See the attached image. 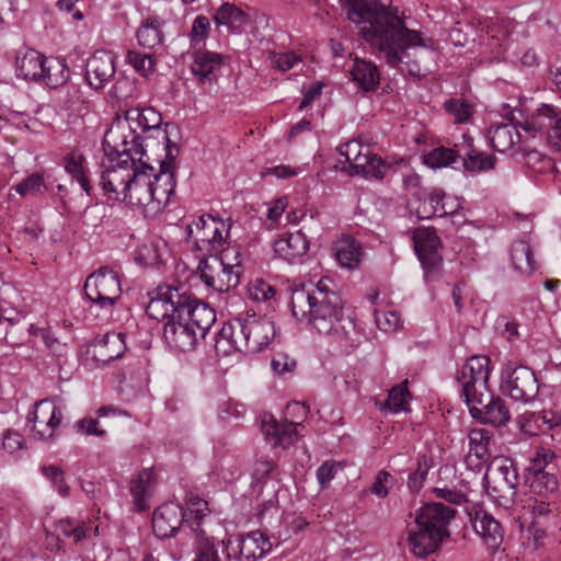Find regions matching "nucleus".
Listing matches in <instances>:
<instances>
[{"instance_id": "f257e3e1", "label": "nucleus", "mask_w": 561, "mask_h": 561, "mask_svg": "<svg viewBox=\"0 0 561 561\" xmlns=\"http://www.w3.org/2000/svg\"><path fill=\"white\" fill-rule=\"evenodd\" d=\"M329 277H322L312 288H294L290 298L293 316L307 320L320 334L331 336L342 351L359 343L353 317L346 313L344 301Z\"/></svg>"}, {"instance_id": "f03ea898", "label": "nucleus", "mask_w": 561, "mask_h": 561, "mask_svg": "<svg viewBox=\"0 0 561 561\" xmlns=\"http://www.w3.org/2000/svg\"><path fill=\"white\" fill-rule=\"evenodd\" d=\"M209 513L208 502L190 492L184 497V504L168 502L153 511L152 531L159 539L173 538L181 527H188L192 531L198 529Z\"/></svg>"}, {"instance_id": "7ed1b4c3", "label": "nucleus", "mask_w": 561, "mask_h": 561, "mask_svg": "<svg viewBox=\"0 0 561 561\" xmlns=\"http://www.w3.org/2000/svg\"><path fill=\"white\" fill-rule=\"evenodd\" d=\"M456 511L444 503H427L415 519V530L410 531L411 551L424 558L436 551L444 540L449 537L448 525L455 517Z\"/></svg>"}, {"instance_id": "20e7f679", "label": "nucleus", "mask_w": 561, "mask_h": 561, "mask_svg": "<svg viewBox=\"0 0 561 561\" xmlns=\"http://www.w3.org/2000/svg\"><path fill=\"white\" fill-rule=\"evenodd\" d=\"M178 131L175 125L165 124L164 128L141 134L140 139L129 146L130 158L150 172L154 171L153 163L163 170L173 169L179 147L171 140V136Z\"/></svg>"}, {"instance_id": "39448f33", "label": "nucleus", "mask_w": 561, "mask_h": 561, "mask_svg": "<svg viewBox=\"0 0 561 561\" xmlns=\"http://www.w3.org/2000/svg\"><path fill=\"white\" fill-rule=\"evenodd\" d=\"M348 21L362 24L363 37L386 49V5L377 0H339Z\"/></svg>"}, {"instance_id": "423d86ee", "label": "nucleus", "mask_w": 561, "mask_h": 561, "mask_svg": "<svg viewBox=\"0 0 561 561\" xmlns=\"http://www.w3.org/2000/svg\"><path fill=\"white\" fill-rule=\"evenodd\" d=\"M405 11L388 3V66H396L409 57L407 50L415 46H427L417 31L408 27Z\"/></svg>"}, {"instance_id": "0eeeda50", "label": "nucleus", "mask_w": 561, "mask_h": 561, "mask_svg": "<svg viewBox=\"0 0 561 561\" xmlns=\"http://www.w3.org/2000/svg\"><path fill=\"white\" fill-rule=\"evenodd\" d=\"M488 493L504 508L514 505L519 474L516 463L507 457H496L484 474Z\"/></svg>"}, {"instance_id": "6e6552de", "label": "nucleus", "mask_w": 561, "mask_h": 561, "mask_svg": "<svg viewBox=\"0 0 561 561\" xmlns=\"http://www.w3.org/2000/svg\"><path fill=\"white\" fill-rule=\"evenodd\" d=\"M136 112L135 107L127 108L124 113V121L117 118V122L112 124L105 133L102 144L104 154L130 158L129 146L135 145L141 136L139 114Z\"/></svg>"}, {"instance_id": "1a4fd4ad", "label": "nucleus", "mask_w": 561, "mask_h": 561, "mask_svg": "<svg viewBox=\"0 0 561 561\" xmlns=\"http://www.w3.org/2000/svg\"><path fill=\"white\" fill-rule=\"evenodd\" d=\"M500 390L514 401L528 403L537 397L539 383L533 369L510 360L502 367Z\"/></svg>"}, {"instance_id": "9d476101", "label": "nucleus", "mask_w": 561, "mask_h": 561, "mask_svg": "<svg viewBox=\"0 0 561 561\" xmlns=\"http://www.w3.org/2000/svg\"><path fill=\"white\" fill-rule=\"evenodd\" d=\"M85 298L100 309L108 310L122 297L121 278L117 272L102 266L91 273L83 286Z\"/></svg>"}, {"instance_id": "9b49d317", "label": "nucleus", "mask_w": 561, "mask_h": 561, "mask_svg": "<svg viewBox=\"0 0 561 561\" xmlns=\"http://www.w3.org/2000/svg\"><path fill=\"white\" fill-rule=\"evenodd\" d=\"M221 545L227 561H257L272 549L270 539L260 530L231 536Z\"/></svg>"}, {"instance_id": "f8f14e48", "label": "nucleus", "mask_w": 561, "mask_h": 561, "mask_svg": "<svg viewBox=\"0 0 561 561\" xmlns=\"http://www.w3.org/2000/svg\"><path fill=\"white\" fill-rule=\"evenodd\" d=\"M108 164H102L101 185L110 199L121 201L125 195V186L129 184L138 167L136 160L128 157L116 158V154H105Z\"/></svg>"}, {"instance_id": "ddd939ff", "label": "nucleus", "mask_w": 561, "mask_h": 561, "mask_svg": "<svg viewBox=\"0 0 561 561\" xmlns=\"http://www.w3.org/2000/svg\"><path fill=\"white\" fill-rule=\"evenodd\" d=\"M415 253L424 270L426 280L436 279L442 270L443 257L439 253L440 239L434 228L420 227L413 232Z\"/></svg>"}, {"instance_id": "4468645a", "label": "nucleus", "mask_w": 561, "mask_h": 561, "mask_svg": "<svg viewBox=\"0 0 561 561\" xmlns=\"http://www.w3.org/2000/svg\"><path fill=\"white\" fill-rule=\"evenodd\" d=\"M185 297V285L178 286L159 285L153 291L149 304L146 307V313L149 318L165 322L170 319V314L178 313L183 310V304L187 301Z\"/></svg>"}, {"instance_id": "2eb2a0df", "label": "nucleus", "mask_w": 561, "mask_h": 561, "mask_svg": "<svg viewBox=\"0 0 561 561\" xmlns=\"http://www.w3.org/2000/svg\"><path fill=\"white\" fill-rule=\"evenodd\" d=\"M240 333L245 337L244 353L255 354L267 347L276 337L275 322L272 318L247 313L245 322L240 324Z\"/></svg>"}, {"instance_id": "dca6fc26", "label": "nucleus", "mask_w": 561, "mask_h": 561, "mask_svg": "<svg viewBox=\"0 0 561 561\" xmlns=\"http://www.w3.org/2000/svg\"><path fill=\"white\" fill-rule=\"evenodd\" d=\"M183 310L170 314L163 325V340L168 347L176 353H188L195 350L199 334L184 320Z\"/></svg>"}, {"instance_id": "f3484780", "label": "nucleus", "mask_w": 561, "mask_h": 561, "mask_svg": "<svg viewBox=\"0 0 561 561\" xmlns=\"http://www.w3.org/2000/svg\"><path fill=\"white\" fill-rule=\"evenodd\" d=\"M466 510L474 531L482 538L488 550L491 553L497 552L504 538V530L500 522L480 504H472Z\"/></svg>"}, {"instance_id": "a211bd4d", "label": "nucleus", "mask_w": 561, "mask_h": 561, "mask_svg": "<svg viewBox=\"0 0 561 561\" xmlns=\"http://www.w3.org/2000/svg\"><path fill=\"white\" fill-rule=\"evenodd\" d=\"M227 59V56L219 53L196 49L192 53L191 71L198 83L213 85L218 82Z\"/></svg>"}, {"instance_id": "6ab92c4d", "label": "nucleus", "mask_w": 561, "mask_h": 561, "mask_svg": "<svg viewBox=\"0 0 561 561\" xmlns=\"http://www.w3.org/2000/svg\"><path fill=\"white\" fill-rule=\"evenodd\" d=\"M91 346L93 347L92 360L98 364V367H104L123 357L127 350L126 334L123 332H107L95 336Z\"/></svg>"}, {"instance_id": "aec40b11", "label": "nucleus", "mask_w": 561, "mask_h": 561, "mask_svg": "<svg viewBox=\"0 0 561 561\" xmlns=\"http://www.w3.org/2000/svg\"><path fill=\"white\" fill-rule=\"evenodd\" d=\"M187 301L183 304L182 317L204 339L216 321V312L204 301L198 300L185 286Z\"/></svg>"}, {"instance_id": "412c9836", "label": "nucleus", "mask_w": 561, "mask_h": 561, "mask_svg": "<svg viewBox=\"0 0 561 561\" xmlns=\"http://www.w3.org/2000/svg\"><path fill=\"white\" fill-rule=\"evenodd\" d=\"M149 169L137 167L131 181L125 186V195L122 202L137 207H148L152 205L153 194L151 187V175Z\"/></svg>"}, {"instance_id": "4be33fe9", "label": "nucleus", "mask_w": 561, "mask_h": 561, "mask_svg": "<svg viewBox=\"0 0 561 561\" xmlns=\"http://www.w3.org/2000/svg\"><path fill=\"white\" fill-rule=\"evenodd\" d=\"M115 76L114 56L106 50H96L85 65V79L95 90L102 89Z\"/></svg>"}, {"instance_id": "5701e85b", "label": "nucleus", "mask_w": 561, "mask_h": 561, "mask_svg": "<svg viewBox=\"0 0 561 561\" xmlns=\"http://www.w3.org/2000/svg\"><path fill=\"white\" fill-rule=\"evenodd\" d=\"M470 415L480 423L494 427L505 426L511 420V412L506 401L494 393L478 408L473 407Z\"/></svg>"}, {"instance_id": "b1692460", "label": "nucleus", "mask_w": 561, "mask_h": 561, "mask_svg": "<svg viewBox=\"0 0 561 561\" xmlns=\"http://www.w3.org/2000/svg\"><path fill=\"white\" fill-rule=\"evenodd\" d=\"M308 250L309 241L301 230L284 233L273 242L276 256L289 263L304 256Z\"/></svg>"}, {"instance_id": "393cba45", "label": "nucleus", "mask_w": 561, "mask_h": 561, "mask_svg": "<svg viewBox=\"0 0 561 561\" xmlns=\"http://www.w3.org/2000/svg\"><path fill=\"white\" fill-rule=\"evenodd\" d=\"M157 485V474L152 468H147L130 480V493L134 499L136 511L144 512L149 508V499L154 492Z\"/></svg>"}, {"instance_id": "a878e982", "label": "nucleus", "mask_w": 561, "mask_h": 561, "mask_svg": "<svg viewBox=\"0 0 561 561\" xmlns=\"http://www.w3.org/2000/svg\"><path fill=\"white\" fill-rule=\"evenodd\" d=\"M46 56L33 48L19 50L15 57V71L19 78L39 82Z\"/></svg>"}, {"instance_id": "bb28decb", "label": "nucleus", "mask_w": 561, "mask_h": 561, "mask_svg": "<svg viewBox=\"0 0 561 561\" xmlns=\"http://www.w3.org/2000/svg\"><path fill=\"white\" fill-rule=\"evenodd\" d=\"M559 115H561L559 107L541 103L524 122H519V127L527 133H533V137H535L537 133L546 136Z\"/></svg>"}, {"instance_id": "cd10ccee", "label": "nucleus", "mask_w": 561, "mask_h": 561, "mask_svg": "<svg viewBox=\"0 0 561 561\" xmlns=\"http://www.w3.org/2000/svg\"><path fill=\"white\" fill-rule=\"evenodd\" d=\"M490 358L484 355H477L468 358L457 374V380L462 386L468 383H478L489 381Z\"/></svg>"}, {"instance_id": "c85d7f7f", "label": "nucleus", "mask_w": 561, "mask_h": 561, "mask_svg": "<svg viewBox=\"0 0 561 561\" xmlns=\"http://www.w3.org/2000/svg\"><path fill=\"white\" fill-rule=\"evenodd\" d=\"M491 436V433L484 428H472L469 432V454L466 458L469 467H474L478 470L481 469L482 462L490 456L489 442Z\"/></svg>"}, {"instance_id": "c756f323", "label": "nucleus", "mask_w": 561, "mask_h": 561, "mask_svg": "<svg viewBox=\"0 0 561 561\" xmlns=\"http://www.w3.org/2000/svg\"><path fill=\"white\" fill-rule=\"evenodd\" d=\"M262 432L273 447H286L294 443L296 424L293 422L279 423L273 415H270L268 420L265 419L262 422Z\"/></svg>"}, {"instance_id": "7c9ffc66", "label": "nucleus", "mask_w": 561, "mask_h": 561, "mask_svg": "<svg viewBox=\"0 0 561 561\" xmlns=\"http://www.w3.org/2000/svg\"><path fill=\"white\" fill-rule=\"evenodd\" d=\"M159 174L153 171L151 178V187L153 194L152 209H160L170 203L171 195L174 193L175 180L172 169L163 170L159 168Z\"/></svg>"}, {"instance_id": "2f4dec72", "label": "nucleus", "mask_w": 561, "mask_h": 561, "mask_svg": "<svg viewBox=\"0 0 561 561\" xmlns=\"http://www.w3.org/2000/svg\"><path fill=\"white\" fill-rule=\"evenodd\" d=\"M415 205L413 210L421 220L439 217V205L444 197V191L440 188L419 190L414 193Z\"/></svg>"}, {"instance_id": "473e14b6", "label": "nucleus", "mask_w": 561, "mask_h": 561, "mask_svg": "<svg viewBox=\"0 0 561 561\" xmlns=\"http://www.w3.org/2000/svg\"><path fill=\"white\" fill-rule=\"evenodd\" d=\"M558 479L553 472L543 469H533L529 477V490L531 497L556 499L558 491Z\"/></svg>"}, {"instance_id": "72a5a7b5", "label": "nucleus", "mask_w": 561, "mask_h": 561, "mask_svg": "<svg viewBox=\"0 0 561 561\" xmlns=\"http://www.w3.org/2000/svg\"><path fill=\"white\" fill-rule=\"evenodd\" d=\"M241 272L242 266L240 262L229 264L224 261L220 272H216L206 286L218 293H228L239 285Z\"/></svg>"}, {"instance_id": "f704fd0d", "label": "nucleus", "mask_w": 561, "mask_h": 561, "mask_svg": "<svg viewBox=\"0 0 561 561\" xmlns=\"http://www.w3.org/2000/svg\"><path fill=\"white\" fill-rule=\"evenodd\" d=\"M217 25H226L232 33H241L249 24L250 16L232 3L225 2L214 15Z\"/></svg>"}, {"instance_id": "c9c22d12", "label": "nucleus", "mask_w": 561, "mask_h": 561, "mask_svg": "<svg viewBox=\"0 0 561 561\" xmlns=\"http://www.w3.org/2000/svg\"><path fill=\"white\" fill-rule=\"evenodd\" d=\"M517 127H519V123L515 125L503 123L491 126L488 138L492 148L499 152L510 150L520 139Z\"/></svg>"}, {"instance_id": "e433bc0d", "label": "nucleus", "mask_w": 561, "mask_h": 561, "mask_svg": "<svg viewBox=\"0 0 561 561\" xmlns=\"http://www.w3.org/2000/svg\"><path fill=\"white\" fill-rule=\"evenodd\" d=\"M69 80V69L65 59L46 57L43 77L38 83H45L50 89L62 87Z\"/></svg>"}, {"instance_id": "4c0bfd02", "label": "nucleus", "mask_w": 561, "mask_h": 561, "mask_svg": "<svg viewBox=\"0 0 561 561\" xmlns=\"http://www.w3.org/2000/svg\"><path fill=\"white\" fill-rule=\"evenodd\" d=\"M213 227L214 217L210 215H203L198 217V220L195 222V233L188 226V238L193 239L196 251L202 253H214V245H211Z\"/></svg>"}, {"instance_id": "58836bf2", "label": "nucleus", "mask_w": 561, "mask_h": 561, "mask_svg": "<svg viewBox=\"0 0 561 561\" xmlns=\"http://www.w3.org/2000/svg\"><path fill=\"white\" fill-rule=\"evenodd\" d=\"M335 256L342 267L354 270L359 266L363 256L360 243L347 237L340 240L335 245Z\"/></svg>"}, {"instance_id": "ea45409f", "label": "nucleus", "mask_w": 561, "mask_h": 561, "mask_svg": "<svg viewBox=\"0 0 561 561\" xmlns=\"http://www.w3.org/2000/svg\"><path fill=\"white\" fill-rule=\"evenodd\" d=\"M163 22L158 16L145 19L137 30L138 44L144 48L152 49L163 43L164 34L161 30Z\"/></svg>"}, {"instance_id": "a19ab883", "label": "nucleus", "mask_w": 561, "mask_h": 561, "mask_svg": "<svg viewBox=\"0 0 561 561\" xmlns=\"http://www.w3.org/2000/svg\"><path fill=\"white\" fill-rule=\"evenodd\" d=\"M385 163L380 158L371 157L369 154V150L366 149V152L360 151L356 160L351 163L350 167L344 170L348 175L354 176L358 174H371L376 178L382 179L385 173L380 168H383Z\"/></svg>"}, {"instance_id": "79ce46f5", "label": "nucleus", "mask_w": 561, "mask_h": 561, "mask_svg": "<svg viewBox=\"0 0 561 561\" xmlns=\"http://www.w3.org/2000/svg\"><path fill=\"white\" fill-rule=\"evenodd\" d=\"M351 75L353 80L358 82L359 87L366 92L376 90L379 84L378 69L369 61L356 59Z\"/></svg>"}, {"instance_id": "37998d69", "label": "nucleus", "mask_w": 561, "mask_h": 561, "mask_svg": "<svg viewBox=\"0 0 561 561\" xmlns=\"http://www.w3.org/2000/svg\"><path fill=\"white\" fill-rule=\"evenodd\" d=\"M511 260L514 268L523 274L529 275L537 268L530 244L527 241L513 242Z\"/></svg>"}, {"instance_id": "c03bdc74", "label": "nucleus", "mask_w": 561, "mask_h": 561, "mask_svg": "<svg viewBox=\"0 0 561 561\" xmlns=\"http://www.w3.org/2000/svg\"><path fill=\"white\" fill-rule=\"evenodd\" d=\"M65 170L76 180L81 188L89 195H92V186L87 176V160L81 153L70 152L64 157Z\"/></svg>"}, {"instance_id": "a18cd8bd", "label": "nucleus", "mask_w": 561, "mask_h": 561, "mask_svg": "<svg viewBox=\"0 0 561 561\" xmlns=\"http://www.w3.org/2000/svg\"><path fill=\"white\" fill-rule=\"evenodd\" d=\"M89 526L83 522L72 519H60L55 524V531L57 534L58 548L65 539H71L78 543L88 537Z\"/></svg>"}, {"instance_id": "49530a36", "label": "nucleus", "mask_w": 561, "mask_h": 561, "mask_svg": "<svg viewBox=\"0 0 561 561\" xmlns=\"http://www.w3.org/2000/svg\"><path fill=\"white\" fill-rule=\"evenodd\" d=\"M411 399L409 380L404 379L391 387V389H388V412H409Z\"/></svg>"}, {"instance_id": "de8ad7c7", "label": "nucleus", "mask_w": 561, "mask_h": 561, "mask_svg": "<svg viewBox=\"0 0 561 561\" xmlns=\"http://www.w3.org/2000/svg\"><path fill=\"white\" fill-rule=\"evenodd\" d=\"M463 139L469 147H472V139L469 136L463 135ZM494 162L495 159L492 156L484 154L473 148H470L462 157L463 168L469 172L489 171L494 168Z\"/></svg>"}, {"instance_id": "09e8293b", "label": "nucleus", "mask_w": 561, "mask_h": 561, "mask_svg": "<svg viewBox=\"0 0 561 561\" xmlns=\"http://www.w3.org/2000/svg\"><path fill=\"white\" fill-rule=\"evenodd\" d=\"M193 533L196 537L194 561H220L214 538L206 536L202 525H198V529H194Z\"/></svg>"}, {"instance_id": "8fccbe9b", "label": "nucleus", "mask_w": 561, "mask_h": 561, "mask_svg": "<svg viewBox=\"0 0 561 561\" xmlns=\"http://www.w3.org/2000/svg\"><path fill=\"white\" fill-rule=\"evenodd\" d=\"M489 381H482L481 386L478 383H466L461 386V398L469 408V412L474 408H478L484 401H486L493 392L490 390Z\"/></svg>"}, {"instance_id": "3c124183", "label": "nucleus", "mask_w": 561, "mask_h": 561, "mask_svg": "<svg viewBox=\"0 0 561 561\" xmlns=\"http://www.w3.org/2000/svg\"><path fill=\"white\" fill-rule=\"evenodd\" d=\"M48 415L49 411L43 408V400L35 403V410L32 415L28 416V421L33 423L32 432L34 436L42 440H48L53 438V430L48 427Z\"/></svg>"}, {"instance_id": "603ef678", "label": "nucleus", "mask_w": 561, "mask_h": 561, "mask_svg": "<svg viewBox=\"0 0 561 561\" xmlns=\"http://www.w3.org/2000/svg\"><path fill=\"white\" fill-rule=\"evenodd\" d=\"M457 158L458 153L455 150L439 146L425 156L424 162L432 169H439L456 162Z\"/></svg>"}, {"instance_id": "864d4df0", "label": "nucleus", "mask_w": 561, "mask_h": 561, "mask_svg": "<svg viewBox=\"0 0 561 561\" xmlns=\"http://www.w3.org/2000/svg\"><path fill=\"white\" fill-rule=\"evenodd\" d=\"M224 260L225 259L222 256L219 257L217 253H203V256L199 257L197 272L205 285L208 284L216 272H220Z\"/></svg>"}, {"instance_id": "5fc2aeb1", "label": "nucleus", "mask_w": 561, "mask_h": 561, "mask_svg": "<svg viewBox=\"0 0 561 561\" xmlns=\"http://www.w3.org/2000/svg\"><path fill=\"white\" fill-rule=\"evenodd\" d=\"M126 61L141 76L152 73L156 68V58L151 54H141L136 50H127Z\"/></svg>"}, {"instance_id": "6e6d98bb", "label": "nucleus", "mask_w": 561, "mask_h": 561, "mask_svg": "<svg viewBox=\"0 0 561 561\" xmlns=\"http://www.w3.org/2000/svg\"><path fill=\"white\" fill-rule=\"evenodd\" d=\"M445 111L454 117V123L456 124H462L467 122L473 111L472 106L460 100V99H449L444 103Z\"/></svg>"}, {"instance_id": "4d7b16f0", "label": "nucleus", "mask_w": 561, "mask_h": 561, "mask_svg": "<svg viewBox=\"0 0 561 561\" xmlns=\"http://www.w3.org/2000/svg\"><path fill=\"white\" fill-rule=\"evenodd\" d=\"M43 476L48 479L61 496H68L70 489L65 481V472L55 465L42 466Z\"/></svg>"}, {"instance_id": "13d9d810", "label": "nucleus", "mask_w": 561, "mask_h": 561, "mask_svg": "<svg viewBox=\"0 0 561 561\" xmlns=\"http://www.w3.org/2000/svg\"><path fill=\"white\" fill-rule=\"evenodd\" d=\"M13 188L21 196H26L28 194L35 195L42 194L43 188H46V184L43 175H41L39 173H33L23 179Z\"/></svg>"}, {"instance_id": "bf43d9fd", "label": "nucleus", "mask_w": 561, "mask_h": 561, "mask_svg": "<svg viewBox=\"0 0 561 561\" xmlns=\"http://www.w3.org/2000/svg\"><path fill=\"white\" fill-rule=\"evenodd\" d=\"M362 150V145L355 140L347 141L341 145L337 148L340 156L337 160V168H340V170L344 172V170H346V168L350 167L351 163L354 162V160H356V157H358Z\"/></svg>"}, {"instance_id": "052dcab7", "label": "nucleus", "mask_w": 561, "mask_h": 561, "mask_svg": "<svg viewBox=\"0 0 561 561\" xmlns=\"http://www.w3.org/2000/svg\"><path fill=\"white\" fill-rule=\"evenodd\" d=\"M139 114V121L141 125V134L149 133L151 129L164 128L162 126V116L152 107H140L136 106Z\"/></svg>"}, {"instance_id": "680f3d73", "label": "nucleus", "mask_w": 561, "mask_h": 561, "mask_svg": "<svg viewBox=\"0 0 561 561\" xmlns=\"http://www.w3.org/2000/svg\"><path fill=\"white\" fill-rule=\"evenodd\" d=\"M525 163L539 173L551 171L554 168L553 160L537 150L525 153Z\"/></svg>"}, {"instance_id": "e2e57ef3", "label": "nucleus", "mask_w": 561, "mask_h": 561, "mask_svg": "<svg viewBox=\"0 0 561 561\" xmlns=\"http://www.w3.org/2000/svg\"><path fill=\"white\" fill-rule=\"evenodd\" d=\"M245 322V318H238L233 323L224 325L220 330V335H226L229 331V342L239 352H244L245 337L240 333V324Z\"/></svg>"}, {"instance_id": "0e129e2a", "label": "nucleus", "mask_w": 561, "mask_h": 561, "mask_svg": "<svg viewBox=\"0 0 561 561\" xmlns=\"http://www.w3.org/2000/svg\"><path fill=\"white\" fill-rule=\"evenodd\" d=\"M275 293L274 287L263 279H255L248 289L249 298L255 301H267Z\"/></svg>"}, {"instance_id": "69168bd1", "label": "nucleus", "mask_w": 561, "mask_h": 561, "mask_svg": "<svg viewBox=\"0 0 561 561\" xmlns=\"http://www.w3.org/2000/svg\"><path fill=\"white\" fill-rule=\"evenodd\" d=\"M339 468L340 465L336 461L327 460L317 469V480L321 490L329 488L331 481L335 478Z\"/></svg>"}, {"instance_id": "338daca9", "label": "nucleus", "mask_w": 561, "mask_h": 561, "mask_svg": "<svg viewBox=\"0 0 561 561\" xmlns=\"http://www.w3.org/2000/svg\"><path fill=\"white\" fill-rule=\"evenodd\" d=\"M268 59L274 68L283 72L290 70L297 62L300 61V58H298V56H296L293 51L283 54L271 51Z\"/></svg>"}, {"instance_id": "774afa93", "label": "nucleus", "mask_w": 561, "mask_h": 561, "mask_svg": "<svg viewBox=\"0 0 561 561\" xmlns=\"http://www.w3.org/2000/svg\"><path fill=\"white\" fill-rule=\"evenodd\" d=\"M73 430L78 434L83 435H93L103 437L105 436L106 432L99 427V421L98 419L93 417H83L73 424Z\"/></svg>"}]
</instances>
